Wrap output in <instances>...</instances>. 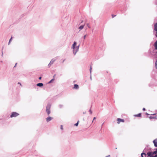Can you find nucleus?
<instances>
[{
  "mask_svg": "<svg viewBox=\"0 0 157 157\" xmlns=\"http://www.w3.org/2000/svg\"><path fill=\"white\" fill-rule=\"evenodd\" d=\"M79 121H78L77 123H76L75 124V126H77L78 125V124L79 123Z\"/></svg>",
  "mask_w": 157,
  "mask_h": 157,
  "instance_id": "obj_14",
  "label": "nucleus"
},
{
  "mask_svg": "<svg viewBox=\"0 0 157 157\" xmlns=\"http://www.w3.org/2000/svg\"><path fill=\"white\" fill-rule=\"evenodd\" d=\"M116 16V15H114V14H112V17L113 18V17H115Z\"/></svg>",
  "mask_w": 157,
  "mask_h": 157,
  "instance_id": "obj_19",
  "label": "nucleus"
},
{
  "mask_svg": "<svg viewBox=\"0 0 157 157\" xmlns=\"http://www.w3.org/2000/svg\"><path fill=\"white\" fill-rule=\"evenodd\" d=\"M96 119V118L95 117H94V118L93 120V121H92V122H94V120H95Z\"/></svg>",
  "mask_w": 157,
  "mask_h": 157,
  "instance_id": "obj_23",
  "label": "nucleus"
},
{
  "mask_svg": "<svg viewBox=\"0 0 157 157\" xmlns=\"http://www.w3.org/2000/svg\"><path fill=\"white\" fill-rule=\"evenodd\" d=\"M56 76V75H55L54 76H53V77L54 78L55 77V76Z\"/></svg>",
  "mask_w": 157,
  "mask_h": 157,
  "instance_id": "obj_35",
  "label": "nucleus"
},
{
  "mask_svg": "<svg viewBox=\"0 0 157 157\" xmlns=\"http://www.w3.org/2000/svg\"><path fill=\"white\" fill-rule=\"evenodd\" d=\"M86 25L89 28H90V24L89 23H87L86 24Z\"/></svg>",
  "mask_w": 157,
  "mask_h": 157,
  "instance_id": "obj_15",
  "label": "nucleus"
},
{
  "mask_svg": "<svg viewBox=\"0 0 157 157\" xmlns=\"http://www.w3.org/2000/svg\"><path fill=\"white\" fill-rule=\"evenodd\" d=\"M39 79L40 80H41V77H40L39 78Z\"/></svg>",
  "mask_w": 157,
  "mask_h": 157,
  "instance_id": "obj_31",
  "label": "nucleus"
},
{
  "mask_svg": "<svg viewBox=\"0 0 157 157\" xmlns=\"http://www.w3.org/2000/svg\"><path fill=\"white\" fill-rule=\"evenodd\" d=\"M79 88V86L77 84H75L74 85V87H73V89H78Z\"/></svg>",
  "mask_w": 157,
  "mask_h": 157,
  "instance_id": "obj_8",
  "label": "nucleus"
},
{
  "mask_svg": "<svg viewBox=\"0 0 157 157\" xmlns=\"http://www.w3.org/2000/svg\"><path fill=\"white\" fill-rule=\"evenodd\" d=\"M85 113V112H83V113Z\"/></svg>",
  "mask_w": 157,
  "mask_h": 157,
  "instance_id": "obj_39",
  "label": "nucleus"
},
{
  "mask_svg": "<svg viewBox=\"0 0 157 157\" xmlns=\"http://www.w3.org/2000/svg\"><path fill=\"white\" fill-rule=\"evenodd\" d=\"M147 154L148 156L151 157H154L153 156V155L155 154V153H153V152H149L147 153Z\"/></svg>",
  "mask_w": 157,
  "mask_h": 157,
  "instance_id": "obj_5",
  "label": "nucleus"
},
{
  "mask_svg": "<svg viewBox=\"0 0 157 157\" xmlns=\"http://www.w3.org/2000/svg\"><path fill=\"white\" fill-rule=\"evenodd\" d=\"M17 64V63H16V64H15V66L14 67H15L16 66V64Z\"/></svg>",
  "mask_w": 157,
  "mask_h": 157,
  "instance_id": "obj_37",
  "label": "nucleus"
},
{
  "mask_svg": "<svg viewBox=\"0 0 157 157\" xmlns=\"http://www.w3.org/2000/svg\"><path fill=\"white\" fill-rule=\"evenodd\" d=\"M141 113H140L137 114H136L134 115L135 117H141Z\"/></svg>",
  "mask_w": 157,
  "mask_h": 157,
  "instance_id": "obj_10",
  "label": "nucleus"
},
{
  "mask_svg": "<svg viewBox=\"0 0 157 157\" xmlns=\"http://www.w3.org/2000/svg\"><path fill=\"white\" fill-rule=\"evenodd\" d=\"M89 112H90V113L91 114L92 113V111H91V109H90L89 110Z\"/></svg>",
  "mask_w": 157,
  "mask_h": 157,
  "instance_id": "obj_25",
  "label": "nucleus"
},
{
  "mask_svg": "<svg viewBox=\"0 0 157 157\" xmlns=\"http://www.w3.org/2000/svg\"><path fill=\"white\" fill-rule=\"evenodd\" d=\"M50 107L51 105H48L46 107V111L48 115H49L50 113Z\"/></svg>",
  "mask_w": 157,
  "mask_h": 157,
  "instance_id": "obj_2",
  "label": "nucleus"
},
{
  "mask_svg": "<svg viewBox=\"0 0 157 157\" xmlns=\"http://www.w3.org/2000/svg\"><path fill=\"white\" fill-rule=\"evenodd\" d=\"M146 114L147 115H148V114L147 113H146Z\"/></svg>",
  "mask_w": 157,
  "mask_h": 157,
  "instance_id": "obj_38",
  "label": "nucleus"
},
{
  "mask_svg": "<svg viewBox=\"0 0 157 157\" xmlns=\"http://www.w3.org/2000/svg\"><path fill=\"white\" fill-rule=\"evenodd\" d=\"M52 117H49L46 118V121L47 122H48L52 119Z\"/></svg>",
  "mask_w": 157,
  "mask_h": 157,
  "instance_id": "obj_6",
  "label": "nucleus"
},
{
  "mask_svg": "<svg viewBox=\"0 0 157 157\" xmlns=\"http://www.w3.org/2000/svg\"><path fill=\"white\" fill-rule=\"evenodd\" d=\"M106 157H110V155L107 156Z\"/></svg>",
  "mask_w": 157,
  "mask_h": 157,
  "instance_id": "obj_33",
  "label": "nucleus"
},
{
  "mask_svg": "<svg viewBox=\"0 0 157 157\" xmlns=\"http://www.w3.org/2000/svg\"><path fill=\"white\" fill-rule=\"evenodd\" d=\"M153 142L155 147H157V139H156L154 140Z\"/></svg>",
  "mask_w": 157,
  "mask_h": 157,
  "instance_id": "obj_7",
  "label": "nucleus"
},
{
  "mask_svg": "<svg viewBox=\"0 0 157 157\" xmlns=\"http://www.w3.org/2000/svg\"><path fill=\"white\" fill-rule=\"evenodd\" d=\"M141 157H144V156L145 157H146V154L144 153H143L141 154Z\"/></svg>",
  "mask_w": 157,
  "mask_h": 157,
  "instance_id": "obj_12",
  "label": "nucleus"
},
{
  "mask_svg": "<svg viewBox=\"0 0 157 157\" xmlns=\"http://www.w3.org/2000/svg\"><path fill=\"white\" fill-rule=\"evenodd\" d=\"M143 111H145V108H143Z\"/></svg>",
  "mask_w": 157,
  "mask_h": 157,
  "instance_id": "obj_30",
  "label": "nucleus"
},
{
  "mask_svg": "<svg viewBox=\"0 0 157 157\" xmlns=\"http://www.w3.org/2000/svg\"><path fill=\"white\" fill-rule=\"evenodd\" d=\"M53 63V61L52 62V61H51V62L50 63V64H52Z\"/></svg>",
  "mask_w": 157,
  "mask_h": 157,
  "instance_id": "obj_28",
  "label": "nucleus"
},
{
  "mask_svg": "<svg viewBox=\"0 0 157 157\" xmlns=\"http://www.w3.org/2000/svg\"><path fill=\"white\" fill-rule=\"evenodd\" d=\"M154 46L155 47V49L156 50L157 49V40L154 43Z\"/></svg>",
  "mask_w": 157,
  "mask_h": 157,
  "instance_id": "obj_9",
  "label": "nucleus"
},
{
  "mask_svg": "<svg viewBox=\"0 0 157 157\" xmlns=\"http://www.w3.org/2000/svg\"><path fill=\"white\" fill-rule=\"evenodd\" d=\"M36 85L38 86L41 87L43 86V84L42 83H38Z\"/></svg>",
  "mask_w": 157,
  "mask_h": 157,
  "instance_id": "obj_11",
  "label": "nucleus"
},
{
  "mask_svg": "<svg viewBox=\"0 0 157 157\" xmlns=\"http://www.w3.org/2000/svg\"><path fill=\"white\" fill-rule=\"evenodd\" d=\"M12 37H11L10 38V40H9V44L10 42V41H11V40H12Z\"/></svg>",
  "mask_w": 157,
  "mask_h": 157,
  "instance_id": "obj_22",
  "label": "nucleus"
},
{
  "mask_svg": "<svg viewBox=\"0 0 157 157\" xmlns=\"http://www.w3.org/2000/svg\"><path fill=\"white\" fill-rule=\"evenodd\" d=\"M153 153H155V154H157V149H156V151H154V152H153Z\"/></svg>",
  "mask_w": 157,
  "mask_h": 157,
  "instance_id": "obj_17",
  "label": "nucleus"
},
{
  "mask_svg": "<svg viewBox=\"0 0 157 157\" xmlns=\"http://www.w3.org/2000/svg\"><path fill=\"white\" fill-rule=\"evenodd\" d=\"M60 128L62 130H63V125H61Z\"/></svg>",
  "mask_w": 157,
  "mask_h": 157,
  "instance_id": "obj_18",
  "label": "nucleus"
},
{
  "mask_svg": "<svg viewBox=\"0 0 157 157\" xmlns=\"http://www.w3.org/2000/svg\"><path fill=\"white\" fill-rule=\"evenodd\" d=\"M18 84H20V85H21V84L20 82H18Z\"/></svg>",
  "mask_w": 157,
  "mask_h": 157,
  "instance_id": "obj_34",
  "label": "nucleus"
},
{
  "mask_svg": "<svg viewBox=\"0 0 157 157\" xmlns=\"http://www.w3.org/2000/svg\"><path fill=\"white\" fill-rule=\"evenodd\" d=\"M157 63L155 62V66L156 67V68H157Z\"/></svg>",
  "mask_w": 157,
  "mask_h": 157,
  "instance_id": "obj_27",
  "label": "nucleus"
},
{
  "mask_svg": "<svg viewBox=\"0 0 157 157\" xmlns=\"http://www.w3.org/2000/svg\"><path fill=\"white\" fill-rule=\"evenodd\" d=\"M54 79L53 78V79H52L49 82V83H51V82H52V81H54Z\"/></svg>",
  "mask_w": 157,
  "mask_h": 157,
  "instance_id": "obj_21",
  "label": "nucleus"
},
{
  "mask_svg": "<svg viewBox=\"0 0 157 157\" xmlns=\"http://www.w3.org/2000/svg\"><path fill=\"white\" fill-rule=\"evenodd\" d=\"M149 118L150 119H154V118H155V116L154 117H153L151 116H150L149 117Z\"/></svg>",
  "mask_w": 157,
  "mask_h": 157,
  "instance_id": "obj_16",
  "label": "nucleus"
},
{
  "mask_svg": "<svg viewBox=\"0 0 157 157\" xmlns=\"http://www.w3.org/2000/svg\"><path fill=\"white\" fill-rule=\"evenodd\" d=\"M91 70H92V67H91V66H90V72H91Z\"/></svg>",
  "mask_w": 157,
  "mask_h": 157,
  "instance_id": "obj_26",
  "label": "nucleus"
},
{
  "mask_svg": "<svg viewBox=\"0 0 157 157\" xmlns=\"http://www.w3.org/2000/svg\"><path fill=\"white\" fill-rule=\"evenodd\" d=\"M84 25H81L79 27V29H80V30H82V29H83V28H84Z\"/></svg>",
  "mask_w": 157,
  "mask_h": 157,
  "instance_id": "obj_13",
  "label": "nucleus"
},
{
  "mask_svg": "<svg viewBox=\"0 0 157 157\" xmlns=\"http://www.w3.org/2000/svg\"><path fill=\"white\" fill-rule=\"evenodd\" d=\"M65 59H64V60L63 61V62H64V61H65Z\"/></svg>",
  "mask_w": 157,
  "mask_h": 157,
  "instance_id": "obj_36",
  "label": "nucleus"
},
{
  "mask_svg": "<svg viewBox=\"0 0 157 157\" xmlns=\"http://www.w3.org/2000/svg\"><path fill=\"white\" fill-rule=\"evenodd\" d=\"M86 37V35H85L84 36V37H83V38H84V39H85Z\"/></svg>",
  "mask_w": 157,
  "mask_h": 157,
  "instance_id": "obj_24",
  "label": "nucleus"
},
{
  "mask_svg": "<svg viewBox=\"0 0 157 157\" xmlns=\"http://www.w3.org/2000/svg\"><path fill=\"white\" fill-rule=\"evenodd\" d=\"M155 119H157V115L155 116Z\"/></svg>",
  "mask_w": 157,
  "mask_h": 157,
  "instance_id": "obj_29",
  "label": "nucleus"
},
{
  "mask_svg": "<svg viewBox=\"0 0 157 157\" xmlns=\"http://www.w3.org/2000/svg\"><path fill=\"white\" fill-rule=\"evenodd\" d=\"M19 115V114L15 112H13L10 115V117H16Z\"/></svg>",
  "mask_w": 157,
  "mask_h": 157,
  "instance_id": "obj_3",
  "label": "nucleus"
},
{
  "mask_svg": "<svg viewBox=\"0 0 157 157\" xmlns=\"http://www.w3.org/2000/svg\"><path fill=\"white\" fill-rule=\"evenodd\" d=\"M157 157V155H155L154 156V157Z\"/></svg>",
  "mask_w": 157,
  "mask_h": 157,
  "instance_id": "obj_32",
  "label": "nucleus"
},
{
  "mask_svg": "<svg viewBox=\"0 0 157 157\" xmlns=\"http://www.w3.org/2000/svg\"><path fill=\"white\" fill-rule=\"evenodd\" d=\"M54 79L53 78V79H52L49 82V83H51V82H52V81H54Z\"/></svg>",
  "mask_w": 157,
  "mask_h": 157,
  "instance_id": "obj_20",
  "label": "nucleus"
},
{
  "mask_svg": "<svg viewBox=\"0 0 157 157\" xmlns=\"http://www.w3.org/2000/svg\"><path fill=\"white\" fill-rule=\"evenodd\" d=\"M117 123L118 124H119L121 122H124V120L123 119H121L120 118H118L117 119Z\"/></svg>",
  "mask_w": 157,
  "mask_h": 157,
  "instance_id": "obj_4",
  "label": "nucleus"
},
{
  "mask_svg": "<svg viewBox=\"0 0 157 157\" xmlns=\"http://www.w3.org/2000/svg\"><path fill=\"white\" fill-rule=\"evenodd\" d=\"M76 45V43L75 42H74V44L72 45V48L73 49V52L75 55V54L78 51V47H75V46Z\"/></svg>",
  "mask_w": 157,
  "mask_h": 157,
  "instance_id": "obj_1",
  "label": "nucleus"
}]
</instances>
